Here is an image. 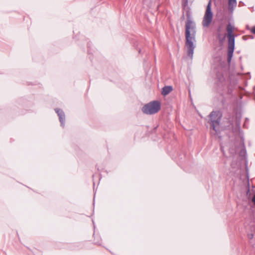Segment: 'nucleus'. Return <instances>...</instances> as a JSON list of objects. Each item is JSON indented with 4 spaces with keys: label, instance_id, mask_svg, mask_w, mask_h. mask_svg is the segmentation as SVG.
Returning a JSON list of instances; mask_svg holds the SVG:
<instances>
[{
    "label": "nucleus",
    "instance_id": "obj_7",
    "mask_svg": "<svg viewBox=\"0 0 255 255\" xmlns=\"http://www.w3.org/2000/svg\"><path fill=\"white\" fill-rule=\"evenodd\" d=\"M173 90L172 87L171 86H166L162 88L161 94L164 96L169 94Z\"/></svg>",
    "mask_w": 255,
    "mask_h": 255
},
{
    "label": "nucleus",
    "instance_id": "obj_12",
    "mask_svg": "<svg viewBox=\"0 0 255 255\" xmlns=\"http://www.w3.org/2000/svg\"><path fill=\"white\" fill-rule=\"evenodd\" d=\"M222 29V25H221L217 28V34H218L219 33H221Z\"/></svg>",
    "mask_w": 255,
    "mask_h": 255
},
{
    "label": "nucleus",
    "instance_id": "obj_3",
    "mask_svg": "<svg viewBox=\"0 0 255 255\" xmlns=\"http://www.w3.org/2000/svg\"><path fill=\"white\" fill-rule=\"evenodd\" d=\"M222 117V114L220 111H212L209 115L210 120L208 123L217 134L220 133Z\"/></svg>",
    "mask_w": 255,
    "mask_h": 255
},
{
    "label": "nucleus",
    "instance_id": "obj_9",
    "mask_svg": "<svg viewBox=\"0 0 255 255\" xmlns=\"http://www.w3.org/2000/svg\"><path fill=\"white\" fill-rule=\"evenodd\" d=\"M226 36V33L222 34H221V33H219L218 34H217V37L219 40V41L220 44H222L225 41Z\"/></svg>",
    "mask_w": 255,
    "mask_h": 255
},
{
    "label": "nucleus",
    "instance_id": "obj_18",
    "mask_svg": "<svg viewBox=\"0 0 255 255\" xmlns=\"http://www.w3.org/2000/svg\"><path fill=\"white\" fill-rule=\"evenodd\" d=\"M250 192V189L249 188L247 191V193H249Z\"/></svg>",
    "mask_w": 255,
    "mask_h": 255
},
{
    "label": "nucleus",
    "instance_id": "obj_1",
    "mask_svg": "<svg viewBox=\"0 0 255 255\" xmlns=\"http://www.w3.org/2000/svg\"><path fill=\"white\" fill-rule=\"evenodd\" d=\"M196 24L190 19H188L185 24V45L187 48V54L189 57L192 58L195 46L194 42L195 40Z\"/></svg>",
    "mask_w": 255,
    "mask_h": 255
},
{
    "label": "nucleus",
    "instance_id": "obj_15",
    "mask_svg": "<svg viewBox=\"0 0 255 255\" xmlns=\"http://www.w3.org/2000/svg\"><path fill=\"white\" fill-rule=\"evenodd\" d=\"M252 201L253 202V203L254 204V205H255V194L253 196Z\"/></svg>",
    "mask_w": 255,
    "mask_h": 255
},
{
    "label": "nucleus",
    "instance_id": "obj_17",
    "mask_svg": "<svg viewBox=\"0 0 255 255\" xmlns=\"http://www.w3.org/2000/svg\"><path fill=\"white\" fill-rule=\"evenodd\" d=\"M248 121H249L248 119L247 118L246 120V121H245V124L244 125V127L245 126V124H246V122H248Z\"/></svg>",
    "mask_w": 255,
    "mask_h": 255
},
{
    "label": "nucleus",
    "instance_id": "obj_11",
    "mask_svg": "<svg viewBox=\"0 0 255 255\" xmlns=\"http://www.w3.org/2000/svg\"><path fill=\"white\" fill-rule=\"evenodd\" d=\"M241 119V118L239 117V119H237L236 121V126L239 128H240Z\"/></svg>",
    "mask_w": 255,
    "mask_h": 255
},
{
    "label": "nucleus",
    "instance_id": "obj_14",
    "mask_svg": "<svg viewBox=\"0 0 255 255\" xmlns=\"http://www.w3.org/2000/svg\"><path fill=\"white\" fill-rule=\"evenodd\" d=\"M254 234H249L248 235V238L250 239H252L253 238H254Z\"/></svg>",
    "mask_w": 255,
    "mask_h": 255
},
{
    "label": "nucleus",
    "instance_id": "obj_13",
    "mask_svg": "<svg viewBox=\"0 0 255 255\" xmlns=\"http://www.w3.org/2000/svg\"><path fill=\"white\" fill-rule=\"evenodd\" d=\"M250 30L252 33L255 34V26H254Z\"/></svg>",
    "mask_w": 255,
    "mask_h": 255
},
{
    "label": "nucleus",
    "instance_id": "obj_8",
    "mask_svg": "<svg viewBox=\"0 0 255 255\" xmlns=\"http://www.w3.org/2000/svg\"><path fill=\"white\" fill-rule=\"evenodd\" d=\"M237 2L236 0H229L228 6L230 11L233 12L235 7L237 6Z\"/></svg>",
    "mask_w": 255,
    "mask_h": 255
},
{
    "label": "nucleus",
    "instance_id": "obj_6",
    "mask_svg": "<svg viewBox=\"0 0 255 255\" xmlns=\"http://www.w3.org/2000/svg\"><path fill=\"white\" fill-rule=\"evenodd\" d=\"M55 111L59 117L61 126L64 127L65 123V114L63 111L60 109H55Z\"/></svg>",
    "mask_w": 255,
    "mask_h": 255
},
{
    "label": "nucleus",
    "instance_id": "obj_16",
    "mask_svg": "<svg viewBox=\"0 0 255 255\" xmlns=\"http://www.w3.org/2000/svg\"><path fill=\"white\" fill-rule=\"evenodd\" d=\"M230 125H231V128H233V126H234V125H233V121H230Z\"/></svg>",
    "mask_w": 255,
    "mask_h": 255
},
{
    "label": "nucleus",
    "instance_id": "obj_10",
    "mask_svg": "<svg viewBox=\"0 0 255 255\" xmlns=\"http://www.w3.org/2000/svg\"><path fill=\"white\" fill-rule=\"evenodd\" d=\"M243 148L242 149L240 152V156H245L247 153L246 149L245 148L244 141H243Z\"/></svg>",
    "mask_w": 255,
    "mask_h": 255
},
{
    "label": "nucleus",
    "instance_id": "obj_2",
    "mask_svg": "<svg viewBox=\"0 0 255 255\" xmlns=\"http://www.w3.org/2000/svg\"><path fill=\"white\" fill-rule=\"evenodd\" d=\"M234 26L229 23L227 26V31L228 32V57L227 61L230 64L231 63L232 58L235 49V35L233 34Z\"/></svg>",
    "mask_w": 255,
    "mask_h": 255
},
{
    "label": "nucleus",
    "instance_id": "obj_4",
    "mask_svg": "<svg viewBox=\"0 0 255 255\" xmlns=\"http://www.w3.org/2000/svg\"><path fill=\"white\" fill-rule=\"evenodd\" d=\"M161 108L159 101H153L145 104L142 108V111L146 115H153L157 113Z\"/></svg>",
    "mask_w": 255,
    "mask_h": 255
},
{
    "label": "nucleus",
    "instance_id": "obj_5",
    "mask_svg": "<svg viewBox=\"0 0 255 255\" xmlns=\"http://www.w3.org/2000/svg\"><path fill=\"white\" fill-rule=\"evenodd\" d=\"M211 0L208 1L206 10L202 21L203 27H208L210 25L213 19V13L211 10Z\"/></svg>",
    "mask_w": 255,
    "mask_h": 255
}]
</instances>
